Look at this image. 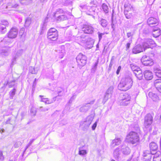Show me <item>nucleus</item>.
Listing matches in <instances>:
<instances>
[{
    "label": "nucleus",
    "mask_w": 161,
    "mask_h": 161,
    "mask_svg": "<svg viewBox=\"0 0 161 161\" xmlns=\"http://www.w3.org/2000/svg\"><path fill=\"white\" fill-rule=\"evenodd\" d=\"M154 44V41L152 39H147L145 40L143 43V46L144 49L145 50L147 48H152V46Z\"/></svg>",
    "instance_id": "ddd939ff"
},
{
    "label": "nucleus",
    "mask_w": 161,
    "mask_h": 161,
    "mask_svg": "<svg viewBox=\"0 0 161 161\" xmlns=\"http://www.w3.org/2000/svg\"><path fill=\"white\" fill-rule=\"evenodd\" d=\"M134 74L136 76L137 78L139 80H141L143 78L142 71L140 68L134 72Z\"/></svg>",
    "instance_id": "4be33fe9"
},
{
    "label": "nucleus",
    "mask_w": 161,
    "mask_h": 161,
    "mask_svg": "<svg viewBox=\"0 0 161 161\" xmlns=\"http://www.w3.org/2000/svg\"><path fill=\"white\" fill-rule=\"evenodd\" d=\"M16 92V89L15 88H14L12 91H11L10 92V98L11 99H13V97L15 94V93Z\"/></svg>",
    "instance_id": "37998d69"
},
{
    "label": "nucleus",
    "mask_w": 161,
    "mask_h": 161,
    "mask_svg": "<svg viewBox=\"0 0 161 161\" xmlns=\"http://www.w3.org/2000/svg\"><path fill=\"white\" fill-rule=\"evenodd\" d=\"M128 143L132 144H136L139 141V137L138 134L134 131L130 132L126 137Z\"/></svg>",
    "instance_id": "f03ea898"
},
{
    "label": "nucleus",
    "mask_w": 161,
    "mask_h": 161,
    "mask_svg": "<svg viewBox=\"0 0 161 161\" xmlns=\"http://www.w3.org/2000/svg\"><path fill=\"white\" fill-rule=\"evenodd\" d=\"M154 84L157 89L161 92V79L156 80L154 81Z\"/></svg>",
    "instance_id": "5701e85b"
},
{
    "label": "nucleus",
    "mask_w": 161,
    "mask_h": 161,
    "mask_svg": "<svg viewBox=\"0 0 161 161\" xmlns=\"http://www.w3.org/2000/svg\"><path fill=\"white\" fill-rule=\"evenodd\" d=\"M141 61L142 64L145 66H151L153 64L152 59L146 56H143L141 59Z\"/></svg>",
    "instance_id": "1a4fd4ad"
},
{
    "label": "nucleus",
    "mask_w": 161,
    "mask_h": 161,
    "mask_svg": "<svg viewBox=\"0 0 161 161\" xmlns=\"http://www.w3.org/2000/svg\"><path fill=\"white\" fill-rule=\"evenodd\" d=\"M149 97L155 102H158L159 100V98L156 93L150 92L148 93Z\"/></svg>",
    "instance_id": "aec40b11"
},
{
    "label": "nucleus",
    "mask_w": 161,
    "mask_h": 161,
    "mask_svg": "<svg viewBox=\"0 0 161 161\" xmlns=\"http://www.w3.org/2000/svg\"><path fill=\"white\" fill-rule=\"evenodd\" d=\"M58 36V31L54 28H52L49 29L47 33V37L52 41L57 40Z\"/></svg>",
    "instance_id": "423d86ee"
},
{
    "label": "nucleus",
    "mask_w": 161,
    "mask_h": 161,
    "mask_svg": "<svg viewBox=\"0 0 161 161\" xmlns=\"http://www.w3.org/2000/svg\"><path fill=\"white\" fill-rule=\"evenodd\" d=\"M9 53L8 49H6L4 48L1 50L0 54L2 56H7Z\"/></svg>",
    "instance_id": "c85d7f7f"
},
{
    "label": "nucleus",
    "mask_w": 161,
    "mask_h": 161,
    "mask_svg": "<svg viewBox=\"0 0 161 161\" xmlns=\"http://www.w3.org/2000/svg\"><path fill=\"white\" fill-rule=\"evenodd\" d=\"M121 152L120 147L119 146L118 147L114 150V151L113 156L116 159H119L120 158Z\"/></svg>",
    "instance_id": "a211bd4d"
},
{
    "label": "nucleus",
    "mask_w": 161,
    "mask_h": 161,
    "mask_svg": "<svg viewBox=\"0 0 161 161\" xmlns=\"http://www.w3.org/2000/svg\"><path fill=\"white\" fill-rule=\"evenodd\" d=\"M153 72L158 78H161V68L158 66H154L153 68Z\"/></svg>",
    "instance_id": "6ab92c4d"
},
{
    "label": "nucleus",
    "mask_w": 161,
    "mask_h": 161,
    "mask_svg": "<svg viewBox=\"0 0 161 161\" xmlns=\"http://www.w3.org/2000/svg\"><path fill=\"white\" fill-rule=\"evenodd\" d=\"M121 140L119 138H115L111 142V145L114 147L116 145H119L121 143Z\"/></svg>",
    "instance_id": "bb28decb"
},
{
    "label": "nucleus",
    "mask_w": 161,
    "mask_h": 161,
    "mask_svg": "<svg viewBox=\"0 0 161 161\" xmlns=\"http://www.w3.org/2000/svg\"><path fill=\"white\" fill-rule=\"evenodd\" d=\"M23 52V50L22 49H21L18 50L15 56L14 57V58H13L12 60V63L14 62V61L15 60V59L19 56H20L22 54Z\"/></svg>",
    "instance_id": "473e14b6"
},
{
    "label": "nucleus",
    "mask_w": 161,
    "mask_h": 161,
    "mask_svg": "<svg viewBox=\"0 0 161 161\" xmlns=\"http://www.w3.org/2000/svg\"><path fill=\"white\" fill-rule=\"evenodd\" d=\"M100 22L101 25L103 27H106L108 24L107 21L103 19H101Z\"/></svg>",
    "instance_id": "7c9ffc66"
},
{
    "label": "nucleus",
    "mask_w": 161,
    "mask_h": 161,
    "mask_svg": "<svg viewBox=\"0 0 161 161\" xmlns=\"http://www.w3.org/2000/svg\"><path fill=\"white\" fill-rule=\"evenodd\" d=\"M121 152L125 156H127L130 154L131 152V149L127 146L123 144L119 146Z\"/></svg>",
    "instance_id": "f8f14e48"
},
{
    "label": "nucleus",
    "mask_w": 161,
    "mask_h": 161,
    "mask_svg": "<svg viewBox=\"0 0 161 161\" xmlns=\"http://www.w3.org/2000/svg\"><path fill=\"white\" fill-rule=\"evenodd\" d=\"M57 97H55L53 98L51 100H49L48 98H42L41 101L45 103L46 104H49L54 102L56 100Z\"/></svg>",
    "instance_id": "393cba45"
},
{
    "label": "nucleus",
    "mask_w": 161,
    "mask_h": 161,
    "mask_svg": "<svg viewBox=\"0 0 161 161\" xmlns=\"http://www.w3.org/2000/svg\"><path fill=\"white\" fill-rule=\"evenodd\" d=\"M144 77L147 80H151L153 78L152 72L149 70H145L143 73Z\"/></svg>",
    "instance_id": "f3484780"
},
{
    "label": "nucleus",
    "mask_w": 161,
    "mask_h": 161,
    "mask_svg": "<svg viewBox=\"0 0 161 161\" xmlns=\"http://www.w3.org/2000/svg\"><path fill=\"white\" fill-rule=\"evenodd\" d=\"M65 12H64L63 10L61 9H58L56 11L55 14V17H57L58 16L60 15L64 14Z\"/></svg>",
    "instance_id": "c756f323"
},
{
    "label": "nucleus",
    "mask_w": 161,
    "mask_h": 161,
    "mask_svg": "<svg viewBox=\"0 0 161 161\" xmlns=\"http://www.w3.org/2000/svg\"><path fill=\"white\" fill-rule=\"evenodd\" d=\"M57 93L58 94V96H56L57 97L56 98V99H58V97H61L64 95V90L63 88L61 87H58V88L57 91Z\"/></svg>",
    "instance_id": "a878e982"
},
{
    "label": "nucleus",
    "mask_w": 161,
    "mask_h": 161,
    "mask_svg": "<svg viewBox=\"0 0 161 161\" xmlns=\"http://www.w3.org/2000/svg\"><path fill=\"white\" fill-rule=\"evenodd\" d=\"M8 21L6 20H2L1 21V23L0 24H2L3 25V26H7L8 25Z\"/></svg>",
    "instance_id": "de8ad7c7"
},
{
    "label": "nucleus",
    "mask_w": 161,
    "mask_h": 161,
    "mask_svg": "<svg viewBox=\"0 0 161 161\" xmlns=\"http://www.w3.org/2000/svg\"><path fill=\"white\" fill-rule=\"evenodd\" d=\"M158 19L156 18L151 17L149 18L147 20V23L148 25L151 27L154 26L158 23Z\"/></svg>",
    "instance_id": "dca6fc26"
},
{
    "label": "nucleus",
    "mask_w": 161,
    "mask_h": 161,
    "mask_svg": "<svg viewBox=\"0 0 161 161\" xmlns=\"http://www.w3.org/2000/svg\"><path fill=\"white\" fill-rule=\"evenodd\" d=\"M130 66L134 72L136 71V70L138 69V68H140L139 67H138V66H137L135 64H130Z\"/></svg>",
    "instance_id": "58836bf2"
},
{
    "label": "nucleus",
    "mask_w": 161,
    "mask_h": 161,
    "mask_svg": "<svg viewBox=\"0 0 161 161\" xmlns=\"http://www.w3.org/2000/svg\"><path fill=\"white\" fill-rule=\"evenodd\" d=\"M18 31L16 28H12L7 34V36L10 39L15 38L18 35Z\"/></svg>",
    "instance_id": "9b49d317"
},
{
    "label": "nucleus",
    "mask_w": 161,
    "mask_h": 161,
    "mask_svg": "<svg viewBox=\"0 0 161 161\" xmlns=\"http://www.w3.org/2000/svg\"><path fill=\"white\" fill-rule=\"evenodd\" d=\"M124 14L126 18L130 19L132 17V13L133 9L132 6L130 3H125L124 5Z\"/></svg>",
    "instance_id": "20e7f679"
},
{
    "label": "nucleus",
    "mask_w": 161,
    "mask_h": 161,
    "mask_svg": "<svg viewBox=\"0 0 161 161\" xmlns=\"http://www.w3.org/2000/svg\"><path fill=\"white\" fill-rule=\"evenodd\" d=\"M94 101H91L90 103H87L85 105H83L80 109V112H86L90 108V104H93Z\"/></svg>",
    "instance_id": "2eb2a0df"
},
{
    "label": "nucleus",
    "mask_w": 161,
    "mask_h": 161,
    "mask_svg": "<svg viewBox=\"0 0 161 161\" xmlns=\"http://www.w3.org/2000/svg\"><path fill=\"white\" fill-rule=\"evenodd\" d=\"M46 23L45 22H44L42 25V29H43V30H45L46 29Z\"/></svg>",
    "instance_id": "052dcab7"
},
{
    "label": "nucleus",
    "mask_w": 161,
    "mask_h": 161,
    "mask_svg": "<svg viewBox=\"0 0 161 161\" xmlns=\"http://www.w3.org/2000/svg\"><path fill=\"white\" fill-rule=\"evenodd\" d=\"M149 155L148 157L151 159V154L150 153V152L148 150H146L144 151L143 156L144 157H146Z\"/></svg>",
    "instance_id": "a19ab883"
},
{
    "label": "nucleus",
    "mask_w": 161,
    "mask_h": 161,
    "mask_svg": "<svg viewBox=\"0 0 161 161\" xmlns=\"http://www.w3.org/2000/svg\"><path fill=\"white\" fill-rule=\"evenodd\" d=\"M153 121V116L150 114H147L145 117L144 125L146 128H147L151 125Z\"/></svg>",
    "instance_id": "6e6552de"
},
{
    "label": "nucleus",
    "mask_w": 161,
    "mask_h": 161,
    "mask_svg": "<svg viewBox=\"0 0 161 161\" xmlns=\"http://www.w3.org/2000/svg\"><path fill=\"white\" fill-rule=\"evenodd\" d=\"M133 34L131 32H129L127 33V36L128 38L132 37Z\"/></svg>",
    "instance_id": "4d7b16f0"
},
{
    "label": "nucleus",
    "mask_w": 161,
    "mask_h": 161,
    "mask_svg": "<svg viewBox=\"0 0 161 161\" xmlns=\"http://www.w3.org/2000/svg\"><path fill=\"white\" fill-rule=\"evenodd\" d=\"M97 121H96L92 125V129L93 130H95L97 125Z\"/></svg>",
    "instance_id": "6e6d98bb"
},
{
    "label": "nucleus",
    "mask_w": 161,
    "mask_h": 161,
    "mask_svg": "<svg viewBox=\"0 0 161 161\" xmlns=\"http://www.w3.org/2000/svg\"><path fill=\"white\" fill-rule=\"evenodd\" d=\"M113 89L114 87L113 86H111L108 88L106 93L109 94L110 96H111L113 93Z\"/></svg>",
    "instance_id": "4c0bfd02"
},
{
    "label": "nucleus",
    "mask_w": 161,
    "mask_h": 161,
    "mask_svg": "<svg viewBox=\"0 0 161 161\" xmlns=\"http://www.w3.org/2000/svg\"><path fill=\"white\" fill-rule=\"evenodd\" d=\"M113 65V62H112V61H110V62L108 70H110Z\"/></svg>",
    "instance_id": "e2e57ef3"
},
{
    "label": "nucleus",
    "mask_w": 161,
    "mask_h": 161,
    "mask_svg": "<svg viewBox=\"0 0 161 161\" xmlns=\"http://www.w3.org/2000/svg\"><path fill=\"white\" fill-rule=\"evenodd\" d=\"M32 114L33 115H35L36 113V111L35 108H31L30 110Z\"/></svg>",
    "instance_id": "603ef678"
},
{
    "label": "nucleus",
    "mask_w": 161,
    "mask_h": 161,
    "mask_svg": "<svg viewBox=\"0 0 161 161\" xmlns=\"http://www.w3.org/2000/svg\"><path fill=\"white\" fill-rule=\"evenodd\" d=\"M0 159L1 160H3L4 159V157L3 154V152L1 150H0Z\"/></svg>",
    "instance_id": "5fc2aeb1"
},
{
    "label": "nucleus",
    "mask_w": 161,
    "mask_h": 161,
    "mask_svg": "<svg viewBox=\"0 0 161 161\" xmlns=\"http://www.w3.org/2000/svg\"><path fill=\"white\" fill-rule=\"evenodd\" d=\"M56 19L59 21L65 20L67 19V18L64 14L60 15L56 17Z\"/></svg>",
    "instance_id": "cd10ccee"
},
{
    "label": "nucleus",
    "mask_w": 161,
    "mask_h": 161,
    "mask_svg": "<svg viewBox=\"0 0 161 161\" xmlns=\"http://www.w3.org/2000/svg\"><path fill=\"white\" fill-rule=\"evenodd\" d=\"M72 2L71 0H62V3L64 6L71 5Z\"/></svg>",
    "instance_id": "2f4dec72"
},
{
    "label": "nucleus",
    "mask_w": 161,
    "mask_h": 161,
    "mask_svg": "<svg viewBox=\"0 0 161 161\" xmlns=\"http://www.w3.org/2000/svg\"><path fill=\"white\" fill-rule=\"evenodd\" d=\"M10 38H9L8 36L7 37H5L3 39V40L2 41V42H5L6 44H9L11 42V40L10 39Z\"/></svg>",
    "instance_id": "c03bdc74"
},
{
    "label": "nucleus",
    "mask_w": 161,
    "mask_h": 161,
    "mask_svg": "<svg viewBox=\"0 0 161 161\" xmlns=\"http://www.w3.org/2000/svg\"><path fill=\"white\" fill-rule=\"evenodd\" d=\"M75 96H73L72 97H71L69 101L70 102L71 101H72L75 98Z\"/></svg>",
    "instance_id": "774afa93"
},
{
    "label": "nucleus",
    "mask_w": 161,
    "mask_h": 161,
    "mask_svg": "<svg viewBox=\"0 0 161 161\" xmlns=\"http://www.w3.org/2000/svg\"><path fill=\"white\" fill-rule=\"evenodd\" d=\"M133 81L132 79L130 77L123 78L118 85V89L121 91H126L132 87Z\"/></svg>",
    "instance_id": "f257e3e1"
},
{
    "label": "nucleus",
    "mask_w": 161,
    "mask_h": 161,
    "mask_svg": "<svg viewBox=\"0 0 161 161\" xmlns=\"http://www.w3.org/2000/svg\"><path fill=\"white\" fill-rule=\"evenodd\" d=\"M30 72L32 74H36L37 71L35 70V69L32 67H31L29 68Z\"/></svg>",
    "instance_id": "49530a36"
},
{
    "label": "nucleus",
    "mask_w": 161,
    "mask_h": 161,
    "mask_svg": "<svg viewBox=\"0 0 161 161\" xmlns=\"http://www.w3.org/2000/svg\"><path fill=\"white\" fill-rule=\"evenodd\" d=\"M150 152L151 154H154L155 153H154L156 151L158 148V146L154 142H151L149 145Z\"/></svg>",
    "instance_id": "412c9836"
},
{
    "label": "nucleus",
    "mask_w": 161,
    "mask_h": 161,
    "mask_svg": "<svg viewBox=\"0 0 161 161\" xmlns=\"http://www.w3.org/2000/svg\"><path fill=\"white\" fill-rule=\"evenodd\" d=\"M121 69V67L120 66L118 67L116 71V74L117 75H118L119 74V72Z\"/></svg>",
    "instance_id": "bf43d9fd"
},
{
    "label": "nucleus",
    "mask_w": 161,
    "mask_h": 161,
    "mask_svg": "<svg viewBox=\"0 0 161 161\" xmlns=\"http://www.w3.org/2000/svg\"><path fill=\"white\" fill-rule=\"evenodd\" d=\"M102 9L105 14L108 13L109 12V8L108 6L105 3H103L102 6Z\"/></svg>",
    "instance_id": "72a5a7b5"
},
{
    "label": "nucleus",
    "mask_w": 161,
    "mask_h": 161,
    "mask_svg": "<svg viewBox=\"0 0 161 161\" xmlns=\"http://www.w3.org/2000/svg\"><path fill=\"white\" fill-rule=\"evenodd\" d=\"M161 30L158 27L154 28L152 34L153 37H157L160 35Z\"/></svg>",
    "instance_id": "b1692460"
},
{
    "label": "nucleus",
    "mask_w": 161,
    "mask_h": 161,
    "mask_svg": "<svg viewBox=\"0 0 161 161\" xmlns=\"http://www.w3.org/2000/svg\"><path fill=\"white\" fill-rule=\"evenodd\" d=\"M97 33L98 34L99 41H100V40L102 38L104 34V33H100L99 32H98Z\"/></svg>",
    "instance_id": "864d4df0"
},
{
    "label": "nucleus",
    "mask_w": 161,
    "mask_h": 161,
    "mask_svg": "<svg viewBox=\"0 0 161 161\" xmlns=\"http://www.w3.org/2000/svg\"><path fill=\"white\" fill-rule=\"evenodd\" d=\"M21 144V142L20 141H17L16 142L14 145V146L15 148H17L19 147Z\"/></svg>",
    "instance_id": "09e8293b"
},
{
    "label": "nucleus",
    "mask_w": 161,
    "mask_h": 161,
    "mask_svg": "<svg viewBox=\"0 0 161 161\" xmlns=\"http://www.w3.org/2000/svg\"><path fill=\"white\" fill-rule=\"evenodd\" d=\"M44 30L43 29H41V31H40V34L41 35H43L44 34Z\"/></svg>",
    "instance_id": "69168bd1"
},
{
    "label": "nucleus",
    "mask_w": 161,
    "mask_h": 161,
    "mask_svg": "<svg viewBox=\"0 0 161 161\" xmlns=\"http://www.w3.org/2000/svg\"><path fill=\"white\" fill-rule=\"evenodd\" d=\"M93 119V117L92 115L87 116L85 121L80 122V127L84 131L87 130Z\"/></svg>",
    "instance_id": "7ed1b4c3"
},
{
    "label": "nucleus",
    "mask_w": 161,
    "mask_h": 161,
    "mask_svg": "<svg viewBox=\"0 0 161 161\" xmlns=\"http://www.w3.org/2000/svg\"><path fill=\"white\" fill-rule=\"evenodd\" d=\"M31 22V19L30 17L27 18L25 20V26L26 27H28Z\"/></svg>",
    "instance_id": "f704fd0d"
},
{
    "label": "nucleus",
    "mask_w": 161,
    "mask_h": 161,
    "mask_svg": "<svg viewBox=\"0 0 161 161\" xmlns=\"http://www.w3.org/2000/svg\"><path fill=\"white\" fill-rule=\"evenodd\" d=\"M97 63L96 62L95 63V64H94L93 67L92 68V70L94 69V71H95V70L96 69L97 66Z\"/></svg>",
    "instance_id": "680f3d73"
},
{
    "label": "nucleus",
    "mask_w": 161,
    "mask_h": 161,
    "mask_svg": "<svg viewBox=\"0 0 161 161\" xmlns=\"http://www.w3.org/2000/svg\"><path fill=\"white\" fill-rule=\"evenodd\" d=\"M29 0H20V3L23 5H26L28 4V1Z\"/></svg>",
    "instance_id": "3c124183"
},
{
    "label": "nucleus",
    "mask_w": 161,
    "mask_h": 161,
    "mask_svg": "<svg viewBox=\"0 0 161 161\" xmlns=\"http://www.w3.org/2000/svg\"><path fill=\"white\" fill-rule=\"evenodd\" d=\"M19 6V5L17 3L11 4V3H8V5L6 7V8H7L8 7L11 6L12 8H16Z\"/></svg>",
    "instance_id": "ea45409f"
},
{
    "label": "nucleus",
    "mask_w": 161,
    "mask_h": 161,
    "mask_svg": "<svg viewBox=\"0 0 161 161\" xmlns=\"http://www.w3.org/2000/svg\"><path fill=\"white\" fill-rule=\"evenodd\" d=\"M119 103L120 105L127 106L130 103L131 96L130 94L125 93L120 95Z\"/></svg>",
    "instance_id": "39448f33"
},
{
    "label": "nucleus",
    "mask_w": 161,
    "mask_h": 161,
    "mask_svg": "<svg viewBox=\"0 0 161 161\" xmlns=\"http://www.w3.org/2000/svg\"><path fill=\"white\" fill-rule=\"evenodd\" d=\"M132 42V40H131L129 42H128L125 45V50L128 51L130 47V45Z\"/></svg>",
    "instance_id": "a18cd8bd"
},
{
    "label": "nucleus",
    "mask_w": 161,
    "mask_h": 161,
    "mask_svg": "<svg viewBox=\"0 0 161 161\" xmlns=\"http://www.w3.org/2000/svg\"><path fill=\"white\" fill-rule=\"evenodd\" d=\"M82 31L85 33L92 34L93 33L94 29L91 25H84L82 28Z\"/></svg>",
    "instance_id": "9d476101"
},
{
    "label": "nucleus",
    "mask_w": 161,
    "mask_h": 161,
    "mask_svg": "<svg viewBox=\"0 0 161 161\" xmlns=\"http://www.w3.org/2000/svg\"><path fill=\"white\" fill-rule=\"evenodd\" d=\"M86 153V151L85 150H79V154L80 155H84Z\"/></svg>",
    "instance_id": "8fccbe9b"
},
{
    "label": "nucleus",
    "mask_w": 161,
    "mask_h": 161,
    "mask_svg": "<svg viewBox=\"0 0 161 161\" xmlns=\"http://www.w3.org/2000/svg\"><path fill=\"white\" fill-rule=\"evenodd\" d=\"M111 22H112V23H111V27H112V29H113L114 30V23L113 21V16L112 17V18H111Z\"/></svg>",
    "instance_id": "13d9d810"
},
{
    "label": "nucleus",
    "mask_w": 161,
    "mask_h": 161,
    "mask_svg": "<svg viewBox=\"0 0 161 161\" xmlns=\"http://www.w3.org/2000/svg\"><path fill=\"white\" fill-rule=\"evenodd\" d=\"M34 139H32L30 141V142H29L28 143L29 144V145L31 146V145L32 143L34 141Z\"/></svg>",
    "instance_id": "338daca9"
},
{
    "label": "nucleus",
    "mask_w": 161,
    "mask_h": 161,
    "mask_svg": "<svg viewBox=\"0 0 161 161\" xmlns=\"http://www.w3.org/2000/svg\"><path fill=\"white\" fill-rule=\"evenodd\" d=\"M145 50L143 46L141 45H137L135 46L132 49V52L133 53L137 54L140 53Z\"/></svg>",
    "instance_id": "4468645a"
},
{
    "label": "nucleus",
    "mask_w": 161,
    "mask_h": 161,
    "mask_svg": "<svg viewBox=\"0 0 161 161\" xmlns=\"http://www.w3.org/2000/svg\"><path fill=\"white\" fill-rule=\"evenodd\" d=\"M109 96H110V95H109V94L106 93H105L102 102V103H103V104H104L106 103V102L108 100V99L109 98Z\"/></svg>",
    "instance_id": "79ce46f5"
},
{
    "label": "nucleus",
    "mask_w": 161,
    "mask_h": 161,
    "mask_svg": "<svg viewBox=\"0 0 161 161\" xmlns=\"http://www.w3.org/2000/svg\"><path fill=\"white\" fill-rule=\"evenodd\" d=\"M89 11L90 13H88L89 15H92L94 14L95 12V8L94 7H89Z\"/></svg>",
    "instance_id": "c9c22d12"
},
{
    "label": "nucleus",
    "mask_w": 161,
    "mask_h": 161,
    "mask_svg": "<svg viewBox=\"0 0 161 161\" xmlns=\"http://www.w3.org/2000/svg\"><path fill=\"white\" fill-rule=\"evenodd\" d=\"M60 57L62 58L64 56V53L63 52H61L60 53Z\"/></svg>",
    "instance_id": "0e129e2a"
},
{
    "label": "nucleus",
    "mask_w": 161,
    "mask_h": 161,
    "mask_svg": "<svg viewBox=\"0 0 161 161\" xmlns=\"http://www.w3.org/2000/svg\"><path fill=\"white\" fill-rule=\"evenodd\" d=\"M76 59L78 65L80 67L84 66L86 64L87 58L81 53L77 56Z\"/></svg>",
    "instance_id": "0eeeda50"
},
{
    "label": "nucleus",
    "mask_w": 161,
    "mask_h": 161,
    "mask_svg": "<svg viewBox=\"0 0 161 161\" xmlns=\"http://www.w3.org/2000/svg\"><path fill=\"white\" fill-rule=\"evenodd\" d=\"M6 26H3L2 24H0V33L3 34L5 33L6 31Z\"/></svg>",
    "instance_id": "e433bc0d"
}]
</instances>
